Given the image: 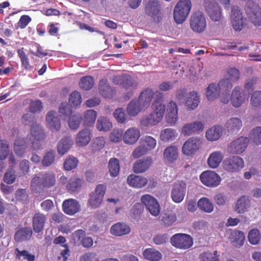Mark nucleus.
<instances>
[{"instance_id":"obj_1","label":"nucleus","mask_w":261,"mask_h":261,"mask_svg":"<svg viewBox=\"0 0 261 261\" xmlns=\"http://www.w3.org/2000/svg\"><path fill=\"white\" fill-rule=\"evenodd\" d=\"M56 175L53 172L47 171L41 174L40 176H35L31 181L32 191L37 192L44 188L48 189L56 185Z\"/></svg>"},{"instance_id":"obj_2","label":"nucleus","mask_w":261,"mask_h":261,"mask_svg":"<svg viewBox=\"0 0 261 261\" xmlns=\"http://www.w3.org/2000/svg\"><path fill=\"white\" fill-rule=\"evenodd\" d=\"M192 8L190 0H179L173 10V18L177 24L182 23L187 19Z\"/></svg>"},{"instance_id":"obj_3","label":"nucleus","mask_w":261,"mask_h":261,"mask_svg":"<svg viewBox=\"0 0 261 261\" xmlns=\"http://www.w3.org/2000/svg\"><path fill=\"white\" fill-rule=\"evenodd\" d=\"M192 8L190 0H179L173 10V18L177 24L182 23L187 19Z\"/></svg>"},{"instance_id":"obj_4","label":"nucleus","mask_w":261,"mask_h":261,"mask_svg":"<svg viewBox=\"0 0 261 261\" xmlns=\"http://www.w3.org/2000/svg\"><path fill=\"white\" fill-rule=\"evenodd\" d=\"M245 12L248 19L255 25H261V8L253 1H248L245 6Z\"/></svg>"},{"instance_id":"obj_5","label":"nucleus","mask_w":261,"mask_h":261,"mask_svg":"<svg viewBox=\"0 0 261 261\" xmlns=\"http://www.w3.org/2000/svg\"><path fill=\"white\" fill-rule=\"evenodd\" d=\"M170 243L174 247L180 249H187L193 245L192 237L185 233H176L170 239Z\"/></svg>"},{"instance_id":"obj_6","label":"nucleus","mask_w":261,"mask_h":261,"mask_svg":"<svg viewBox=\"0 0 261 261\" xmlns=\"http://www.w3.org/2000/svg\"><path fill=\"white\" fill-rule=\"evenodd\" d=\"M190 24L191 29L194 32L198 33L203 32L205 30L206 25L204 14L200 11L194 12L191 16Z\"/></svg>"},{"instance_id":"obj_7","label":"nucleus","mask_w":261,"mask_h":261,"mask_svg":"<svg viewBox=\"0 0 261 261\" xmlns=\"http://www.w3.org/2000/svg\"><path fill=\"white\" fill-rule=\"evenodd\" d=\"M106 189V186L103 184H99L96 186L94 192L90 194L88 200V204L91 207L96 208L101 204Z\"/></svg>"},{"instance_id":"obj_8","label":"nucleus","mask_w":261,"mask_h":261,"mask_svg":"<svg viewBox=\"0 0 261 261\" xmlns=\"http://www.w3.org/2000/svg\"><path fill=\"white\" fill-rule=\"evenodd\" d=\"M161 6L158 0H149L145 7V12L154 21L159 22L162 19Z\"/></svg>"},{"instance_id":"obj_9","label":"nucleus","mask_w":261,"mask_h":261,"mask_svg":"<svg viewBox=\"0 0 261 261\" xmlns=\"http://www.w3.org/2000/svg\"><path fill=\"white\" fill-rule=\"evenodd\" d=\"M205 11L210 18L214 21H219L222 17L221 8L218 3L213 0H204Z\"/></svg>"},{"instance_id":"obj_10","label":"nucleus","mask_w":261,"mask_h":261,"mask_svg":"<svg viewBox=\"0 0 261 261\" xmlns=\"http://www.w3.org/2000/svg\"><path fill=\"white\" fill-rule=\"evenodd\" d=\"M246 19L244 18L240 9L237 6L231 8V22L233 29L240 31L246 24Z\"/></svg>"},{"instance_id":"obj_11","label":"nucleus","mask_w":261,"mask_h":261,"mask_svg":"<svg viewBox=\"0 0 261 261\" xmlns=\"http://www.w3.org/2000/svg\"><path fill=\"white\" fill-rule=\"evenodd\" d=\"M113 81L116 85H120L126 90H135L138 86V82L128 74L115 76Z\"/></svg>"},{"instance_id":"obj_12","label":"nucleus","mask_w":261,"mask_h":261,"mask_svg":"<svg viewBox=\"0 0 261 261\" xmlns=\"http://www.w3.org/2000/svg\"><path fill=\"white\" fill-rule=\"evenodd\" d=\"M31 135L34 138V140L32 141V147L34 149H40L42 148L40 143H35L36 141L40 142L45 139V135L43 130L42 127L39 124L33 123L31 127Z\"/></svg>"},{"instance_id":"obj_13","label":"nucleus","mask_w":261,"mask_h":261,"mask_svg":"<svg viewBox=\"0 0 261 261\" xmlns=\"http://www.w3.org/2000/svg\"><path fill=\"white\" fill-rule=\"evenodd\" d=\"M152 110L153 111L151 113L141 119L140 123L142 126L146 127L149 125H155L162 119L165 111L158 109Z\"/></svg>"},{"instance_id":"obj_14","label":"nucleus","mask_w":261,"mask_h":261,"mask_svg":"<svg viewBox=\"0 0 261 261\" xmlns=\"http://www.w3.org/2000/svg\"><path fill=\"white\" fill-rule=\"evenodd\" d=\"M152 110L153 111L151 113L141 119L140 123L142 126L146 127L149 125H155L162 119L165 111L158 109Z\"/></svg>"},{"instance_id":"obj_15","label":"nucleus","mask_w":261,"mask_h":261,"mask_svg":"<svg viewBox=\"0 0 261 261\" xmlns=\"http://www.w3.org/2000/svg\"><path fill=\"white\" fill-rule=\"evenodd\" d=\"M224 169L230 172L239 171L244 167V161L240 156H230L223 162Z\"/></svg>"},{"instance_id":"obj_16","label":"nucleus","mask_w":261,"mask_h":261,"mask_svg":"<svg viewBox=\"0 0 261 261\" xmlns=\"http://www.w3.org/2000/svg\"><path fill=\"white\" fill-rule=\"evenodd\" d=\"M141 200L152 216L159 215L160 213V206L154 197L150 195L145 194L141 197Z\"/></svg>"},{"instance_id":"obj_17","label":"nucleus","mask_w":261,"mask_h":261,"mask_svg":"<svg viewBox=\"0 0 261 261\" xmlns=\"http://www.w3.org/2000/svg\"><path fill=\"white\" fill-rule=\"evenodd\" d=\"M201 182L207 187H216L221 181V178L215 171H206L200 175Z\"/></svg>"},{"instance_id":"obj_18","label":"nucleus","mask_w":261,"mask_h":261,"mask_svg":"<svg viewBox=\"0 0 261 261\" xmlns=\"http://www.w3.org/2000/svg\"><path fill=\"white\" fill-rule=\"evenodd\" d=\"M249 141V139L247 137L238 138L230 143L228 147V150L231 154H241L245 150Z\"/></svg>"},{"instance_id":"obj_19","label":"nucleus","mask_w":261,"mask_h":261,"mask_svg":"<svg viewBox=\"0 0 261 261\" xmlns=\"http://www.w3.org/2000/svg\"><path fill=\"white\" fill-rule=\"evenodd\" d=\"M201 141L197 137H192L188 139L182 147V153L186 155L193 154L199 148Z\"/></svg>"},{"instance_id":"obj_20","label":"nucleus","mask_w":261,"mask_h":261,"mask_svg":"<svg viewBox=\"0 0 261 261\" xmlns=\"http://www.w3.org/2000/svg\"><path fill=\"white\" fill-rule=\"evenodd\" d=\"M186 191V187L185 183H175L171 193L172 200L177 203L181 202L185 197Z\"/></svg>"},{"instance_id":"obj_21","label":"nucleus","mask_w":261,"mask_h":261,"mask_svg":"<svg viewBox=\"0 0 261 261\" xmlns=\"http://www.w3.org/2000/svg\"><path fill=\"white\" fill-rule=\"evenodd\" d=\"M245 98L243 89L239 86H236L231 92L230 100L234 107L239 108L245 101Z\"/></svg>"},{"instance_id":"obj_22","label":"nucleus","mask_w":261,"mask_h":261,"mask_svg":"<svg viewBox=\"0 0 261 261\" xmlns=\"http://www.w3.org/2000/svg\"><path fill=\"white\" fill-rule=\"evenodd\" d=\"M47 127L52 132H58L61 128V121L55 111L48 112L46 116Z\"/></svg>"},{"instance_id":"obj_23","label":"nucleus","mask_w":261,"mask_h":261,"mask_svg":"<svg viewBox=\"0 0 261 261\" xmlns=\"http://www.w3.org/2000/svg\"><path fill=\"white\" fill-rule=\"evenodd\" d=\"M178 110L175 102L170 101L167 105V114L166 115V120L170 125L175 124L177 120Z\"/></svg>"},{"instance_id":"obj_24","label":"nucleus","mask_w":261,"mask_h":261,"mask_svg":"<svg viewBox=\"0 0 261 261\" xmlns=\"http://www.w3.org/2000/svg\"><path fill=\"white\" fill-rule=\"evenodd\" d=\"M140 137V130L136 127L128 128L123 135V141L126 144H135Z\"/></svg>"},{"instance_id":"obj_25","label":"nucleus","mask_w":261,"mask_h":261,"mask_svg":"<svg viewBox=\"0 0 261 261\" xmlns=\"http://www.w3.org/2000/svg\"><path fill=\"white\" fill-rule=\"evenodd\" d=\"M204 127V124L200 121L187 123L183 125L181 129V133L184 136H190L193 134L202 131Z\"/></svg>"},{"instance_id":"obj_26","label":"nucleus","mask_w":261,"mask_h":261,"mask_svg":"<svg viewBox=\"0 0 261 261\" xmlns=\"http://www.w3.org/2000/svg\"><path fill=\"white\" fill-rule=\"evenodd\" d=\"M154 94V91L152 89L146 88L141 92L138 100L141 105L147 109L149 107Z\"/></svg>"},{"instance_id":"obj_27","label":"nucleus","mask_w":261,"mask_h":261,"mask_svg":"<svg viewBox=\"0 0 261 261\" xmlns=\"http://www.w3.org/2000/svg\"><path fill=\"white\" fill-rule=\"evenodd\" d=\"M62 209L65 214L73 215L80 210V205L76 200L68 199L63 201Z\"/></svg>"},{"instance_id":"obj_28","label":"nucleus","mask_w":261,"mask_h":261,"mask_svg":"<svg viewBox=\"0 0 261 261\" xmlns=\"http://www.w3.org/2000/svg\"><path fill=\"white\" fill-rule=\"evenodd\" d=\"M92 133L88 128H84L80 130L76 136L75 143L78 146L87 145L91 140Z\"/></svg>"},{"instance_id":"obj_29","label":"nucleus","mask_w":261,"mask_h":261,"mask_svg":"<svg viewBox=\"0 0 261 261\" xmlns=\"http://www.w3.org/2000/svg\"><path fill=\"white\" fill-rule=\"evenodd\" d=\"M46 221V218L44 214L40 213H36L32 220L33 228L35 232L39 233L42 231Z\"/></svg>"},{"instance_id":"obj_30","label":"nucleus","mask_w":261,"mask_h":261,"mask_svg":"<svg viewBox=\"0 0 261 261\" xmlns=\"http://www.w3.org/2000/svg\"><path fill=\"white\" fill-rule=\"evenodd\" d=\"M242 126V120L237 117L230 118L225 124V129L230 134H237L241 129Z\"/></svg>"},{"instance_id":"obj_31","label":"nucleus","mask_w":261,"mask_h":261,"mask_svg":"<svg viewBox=\"0 0 261 261\" xmlns=\"http://www.w3.org/2000/svg\"><path fill=\"white\" fill-rule=\"evenodd\" d=\"M127 182L132 187L141 188L146 185L148 180L142 176L130 174L127 178Z\"/></svg>"},{"instance_id":"obj_32","label":"nucleus","mask_w":261,"mask_h":261,"mask_svg":"<svg viewBox=\"0 0 261 261\" xmlns=\"http://www.w3.org/2000/svg\"><path fill=\"white\" fill-rule=\"evenodd\" d=\"M145 110V108L143 107L139 100L136 99H133L126 107V112L130 116H135Z\"/></svg>"},{"instance_id":"obj_33","label":"nucleus","mask_w":261,"mask_h":261,"mask_svg":"<svg viewBox=\"0 0 261 261\" xmlns=\"http://www.w3.org/2000/svg\"><path fill=\"white\" fill-rule=\"evenodd\" d=\"M151 163L150 158L138 160L133 165V171L136 173H143L150 167Z\"/></svg>"},{"instance_id":"obj_34","label":"nucleus","mask_w":261,"mask_h":261,"mask_svg":"<svg viewBox=\"0 0 261 261\" xmlns=\"http://www.w3.org/2000/svg\"><path fill=\"white\" fill-rule=\"evenodd\" d=\"M33 234L30 227H24L17 230L14 234V240L16 242H23L29 240Z\"/></svg>"},{"instance_id":"obj_35","label":"nucleus","mask_w":261,"mask_h":261,"mask_svg":"<svg viewBox=\"0 0 261 261\" xmlns=\"http://www.w3.org/2000/svg\"><path fill=\"white\" fill-rule=\"evenodd\" d=\"M130 228L125 223L118 222L112 225L110 229V233L115 236H122L129 233Z\"/></svg>"},{"instance_id":"obj_36","label":"nucleus","mask_w":261,"mask_h":261,"mask_svg":"<svg viewBox=\"0 0 261 261\" xmlns=\"http://www.w3.org/2000/svg\"><path fill=\"white\" fill-rule=\"evenodd\" d=\"M223 159V155L220 151L212 152L207 160L208 166L213 169L217 168L221 164Z\"/></svg>"},{"instance_id":"obj_37","label":"nucleus","mask_w":261,"mask_h":261,"mask_svg":"<svg viewBox=\"0 0 261 261\" xmlns=\"http://www.w3.org/2000/svg\"><path fill=\"white\" fill-rule=\"evenodd\" d=\"M73 144V140L71 137H65L58 143L57 151L60 155H64L71 147Z\"/></svg>"},{"instance_id":"obj_38","label":"nucleus","mask_w":261,"mask_h":261,"mask_svg":"<svg viewBox=\"0 0 261 261\" xmlns=\"http://www.w3.org/2000/svg\"><path fill=\"white\" fill-rule=\"evenodd\" d=\"M164 159L169 163H174L178 157L177 148L175 146L166 147L163 152Z\"/></svg>"},{"instance_id":"obj_39","label":"nucleus","mask_w":261,"mask_h":261,"mask_svg":"<svg viewBox=\"0 0 261 261\" xmlns=\"http://www.w3.org/2000/svg\"><path fill=\"white\" fill-rule=\"evenodd\" d=\"M199 103V97L196 92H190L185 101V105L188 110H194Z\"/></svg>"},{"instance_id":"obj_40","label":"nucleus","mask_w":261,"mask_h":261,"mask_svg":"<svg viewBox=\"0 0 261 261\" xmlns=\"http://www.w3.org/2000/svg\"><path fill=\"white\" fill-rule=\"evenodd\" d=\"M55 160V150L51 149H47L43 155L41 163L44 167H49L54 164Z\"/></svg>"},{"instance_id":"obj_41","label":"nucleus","mask_w":261,"mask_h":261,"mask_svg":"<svg viewBox=\"0 0 261 261\" xmlns=\"http://www.w3.org/2000/svg\"><path fill=\"white\" fill-rule=\"evenodd\" d=\"M83 182V180L80 178L71 177L68 179L66 184V189L71 192L79 191L82 188Z\"/></svg>"},{"instance_id":"obj_42","label":"nucleus","mask_w":261,"mask_h":261,"mask_svg":"<svg viewBox=\"0 0 261 261\" xmlns=\"http://www.w3.org/2000/svg\"><path fill=\"white\" fill-rule=\"evenodd\" d=\"M97 112L93 110H88L83 114V125L86 126H91L94 124L96 117Z\"/></svg>"},{"instance_id":"obj_43","label":"nucleus","mask_w":261,"mask_h":261,"mask_svg":"<svg viewBox=\"0 0 261 261\" xmlns=\"http://www.w3.org/2000/svg\"><path fill=\"white\" fill-rule=\"evenodd\" d=\"M250 206V201L245 196L241 197L236 202L234 210L238 214H243Z\"/></svg>"},{"instance_id":"obj_44","label":"nucleus","mask_w":261,"mask_h":261,"mask_svg":"<svg viewBox=\"0 0 261 261\" xmlns=\"http://www.w3.org/2000/svg\"><path fill=\"white\" fill-rule=\"evenodd\" d=\"M96 128L99 131L108 132L112 127V123L107 117H99L96 122Z\"/></svg>"},{"instance_id":"obj_45","label":"nucleus","mask_w":261,"mask_h":261,"mask_svg":"<svg viewBox=\"0 0 261 261\" xmlns=\"http://www.w3.org/2000/svg\"><path fill=\"white\" fill-rule=\"evenodd\" d=\"M143 254L145 259L150 261H159L162 257V253L153 248L146 249Z\"/></svg>"},{"instance_id":"obj_46","label":"nucleus","mask_w":261,"mask_h":261,"mask_svg":"<svg viewBox=\"0 0 261 261\" xmlns=\"http://www.w3.org/2000/svg\"><path fill=\"white\" fill-rule=\"evenodd\" d=\"M221 134V127L220 126H214L206 132L205 137L208 140L214 141L219 139Z\"/></svg>"},{"instance_id":"obj_47","label":"nucleus","mask_w":261,"mask_h":261,"mask_svg":"<svg viewBox=\"0 0 261 261\" xmlns=\"http://www.w3.org/2000/svg\"><path fill=\"white\" fill-rule=\"evenodd\" d=\"M154 93V98L151 106L152 109L165 111L166 107L163 103L164 94L159 91H156Z\"/></svg>"},{"instance_id":"obj_48","label":"nucleus","mask_w":261,"mask_h":261,"mask_svg":"<svg viewBox=\"0 0 261 261\" xmlns=\"http://www.w3.org/2000/svg\"><path fill=\"white\" fill-rule=\"evenodd\" d=\"M197 206L201 211L207 213H210L214 210L213 203L206 197H202L198 201Z\"/></svg>"},{"instance_id":"obj_49","label":"nucleus","mask_w":261,"mask_h":261,"mask_svg":"<svg viewBox=\"0 0 261 261\" xmlns=\"http://www.w3.org/2000/svg\"><path fill=\"white\" fill-rule=\"evenodd\" d=\"M68 118V125L72 130H77L82 120V116L79 113H75L71 115Z\"/></svg>"},{"instance_id":"obj_50","label":"nucleus","mask_w":261,"mask_h":261,"mask_svg":"<svg viewBox=\"0 0 261 261\" xmlns=\"http://www.w3.org/2000/svg\"><path fill=\"white\" fill-rule=\"evenodd\" d=\"M177 136V133L175 129L167 128L161 131L160 139L164 142L172 141L176 138Z\"/></svg>"},{"instance_id":"obj_51","label":"nucleus","mask_w":261,"mask_h":261,"mask_svg":"<svg viewBox=\"0 0 261 261\" xmlns=\"http://www.w3.org/2000/svg\"><path fill=\"white\" fill-rule=\"evenodd\" d=\"M220 93L218 86L212 83L207 88L206 96L208 100L213 101L220 96Z\"/></svg>"},{"instance_id":"obj_52","label":"nucleus","mask_w":261,"mask_h":261,"mask_svg":"<svg viewBox=\"0 0 261 261\" xmlns=\"http://www.w3.org/2000/svg\"><path fill=\"white\" fill-rule=\"evenodd\" d=\"M231 236L233 239L232 243L235 247H240L244 244L245 239L244 232L240 230H236L231 233Z\"/></svg>"},{"instance_id":"obj_53","label":"nucleus","mask_w":261,"mask_h":261,"mask_svg":"<svg viewBox=\"0 0 261 261\" xmlns=\"http://www.w3.org/2000/svg\"><path fill=\"white\" fill-rule=\"evenodd\" d=\"M59 112L60 115L63 119H66L69 117L72 113V106L67 102H62L60 104Z\"/></svg>"},{"instance_id":"obj_54","label":"nucleus","mask_w":261,"mask_h":261,"mask_svg":"<svg viewBox=\"0 0 261 261\" xmlns=\"http://www.w3.org/2000/svg\"><path fill=\"white\" fill-rule=\"evenodd\" d=\"M94 81L91 76L82 77L79 82L80 87L84 90H89L94 86Z\"/></svg>"},{"instance_id":"obj_55","label":"nucleus","mask_w":261,"mask_h":261,"mask_svg":"<svg viewBox=\"0 0 261 261\" xmlns=\"http://www.w3.org/2000/svg\"><path fill=\"white\" fill-rule=\"evenodd\" d=\"M109 169L110 175L112 176H116L120 170L119 162L116 158H112L109 162Z\"/></svg>"},{"instance_id":"obj_56","label":"nucleus","mask_w":261,"mask_h":261,"mask_svg":"<svg viewBox=\"0 0 261 261\" xmlns=\"http://www.w3.org/2000/svg\"><path fill=\"white\" fill-rule=\"evenodd\" d=\"M98 90L100 94L105 98L109 97L113 93L111 87L102 80L99 82Z\"/></svg>"},{"instance_id":"obj_57","label":"nucleus","mask_w":261,"mask_h":261,"mask_svg":"<svg viewBox=\"0 0 261 261\" xmlns=\"http://www.w3.org/2000/svg\"><path fill=\"white\" fill-rule=\"evenodd\" d=\"M219 254L217 250L213 253L210 252H204L199 255L201 261H219Z\"/></svg>"},{"instance_id":"obj_58","label":"nucleus","mask_w":261,"mask_h":261,"mask_svg":"<svg viewBox=\"0 0 261 261\" xmlns=\"http://www.w3.org/2000/svg\"><path fill=\"white\" fill-rule=\"evenodd\" d=\"M160 219L165 226H169L176 221V216L175 214H164L160 216Z\"/></svg>"},{"instance_id":"obj_59","label":"nucleus","mask_w":261,"mask_h":261,"mask_svg":"<svg viewBox=\"0 0 261 261\" xmlns=\"http://www.w3.org/2000/svg\"><path fill=\"white\" fill-rule=\"evenodd\" d=\"M248 239L250 244L256 245L258 244L260 239V234L258 229L253 228L248 233Z\"/></svg>"},{"instance_id":"obj_60","label":"nucleus","mask_w":261,"mask_h":261,"mask_svg":"<svg viewBox=\"0 0 261 261\" xmlns=\"http://www.w3.org/2000/svg\"><path fill=\"white\" fill-rule=\"evenodd\" d=\"M217 86L220 92H224L225 93H229L230 90L232 87V82L230 81V79L225 78L220 80Z\"/></svg>"},{"instance_id":"obj_61","label":"nucleus","mask_w":261,"mask_h":261,"mask_svg":"<svg viewBox=\"0 0 261 261\" xmlns=\"http://www.w3.org/2000/svg\"><path fill=\"white\" fill-rule=\"evenodd\" d=\"M9 144L7 141L0 140V160H5L9 154Z\"/></svg>"},{"instance_id":"obj_62","label":"nucleus","mask_w":261,"mask_h":261,"mask_svg":"<svg viewBox=\"0 0 261 261\" xmlns=\"http://www.w3.org/2000/svg\"><path fill=\"white\" fill-rule=\"evenodd\" d=\"M82 102V96L79 92L74 91L71 93L69 97V103L74 107L80 106Z\"/></svg>"},{"instance_id":"obj_63","label":"nucleus","mask_w":261,"mask_h":261,"mask_svg":"<svg viewBox=\"0 0 261 261\" xmlns=\"http://www.w3.org/2000/svg\"><path fill=\"white\" fill-rule=\"evenodd\" d=\"M251 139L256 145L261 143V127L257 126L252 129L251 132Z\"/></svg>"},{"instance_id":"obj_64","label":"nucleus","mask_w":261,"mask_h":261,"mask_svg":"<svg viewBox=\"0 0 261 261\" xmlns=\"http://www.w3.org/2000/svg\"><path fill=\"white\" fill-rule=\"evenodd\" d=\"M250 103L254 108H261V91H256L253 93Z\"/></svg>"}]
</instances>
